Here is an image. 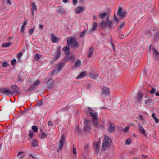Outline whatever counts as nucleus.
Segmentation results:
<instances>
[{"instance_id": "f257e3e1", "label": "nucleus", "mask_w": 159, "mask_h": 159, "mask_svg": "<svg viewBox=\"0 0 159 159\" xmlns=\"http://www.w3.org/2000/svg\"><path fill=\"white\" fill-rule=\"evenodd\" d=\"M11 88L13 91L6 88H2L0 89V92L7 96L12 95L13 93L17 94H20L21 91L20 88L17 85H11Z\"/></svg>"}, {"instance_id": "f03ea898", "label": "nucleus", "mask_w": 159, "mask_h": 159, "mask_svg": "<svg viewBox=\"0 0 159 159\" xmlns=\"http://www.w3.org/2000/svg\"><path fill=\"white\" fill-rule=\"evenodd\" d=\"M111 143L112 140L111 138L108 136H105L102 143V149L105 151L108 149L111 146Z\"/></svg>"}, {"instance_id": "7ed1b4c3", "label": "nucleus", "mask_w": 159, "mask_h": 159, "mask_svg": "<svg viewBox=\"0 0 159 159\" xmlns=\"http://www.w3.org/2000/svg\"><path fill=\"white\" fill-rule=\"evenodd\" d=\"M106 22L104 20L102 21L100 24V27L103 28H105L106 27L107 24V27L108 28L111 30L112 25V22L109 20V16H107L106 18Z\"/></svg>"}, {"instance_id": "20e7f679", "label": "nucleus", "mask_w": 159, "mask_h": 159, "mask_svg": "<svg viewBox=\"0 0 159 159\" xmlns=\"http://www.w3.org/2000/svg\"><path fill=\"white\" fill-rule=\"evenodd\" d=\"M67 44L68 45L71 44L73 47L78 48L79 47L78 43L76 41L75 38H70V39L68 38L67 40Z\"/></svg>"}, {"instance_id": "39448f33", "label": "nucleus", "mask_w": 159, "mask_h": 159, "mask_svg": "<svg viewBox=\"0 0 159 159\" xmlns=\"http://www.w3.org/2000/svg\"><path fill=\"white\" fill-rule=\"evenodd\" d=\"M126 12L125 11L123 10L121 7H119L118 8L117 15L118 16L121 17V19H122L126 16Z\"/></svg>"}, {"instance_id": "423d86ee", "label": "nucleus", "mask_w": 159, "mask_h": 159, "mask_svg": "<svg viewBox=\"0 0 159 159\" xmlns=\"http://www.w3.org/2000/svg\"><path fill=\"white\" fill-rule=\"evenodd\" d=\"M61 46L57 47V50L55 52V56L54 57L53 59L54 61H56L61 56Z\"/></svg>"}, {"instance_id": "0eeeda50", "label": "nucleus", "mask_w": 159, "mask_h": 159, "mask_svg": "<svg viewBox=\"0 0 159 159\" xmlns=\"http://www.w3.org/2000/svg\"><path fill=\"white\" fill-rule=\"evenodd\" d=\"M61 139L59 143V150H61L62 148L64 143L66 141V137L64 134L61 135Z\"/></svg>"}, {"instance_id": "6e6552de", "label": "nucleus", "mask_w": 159, "mask_h": 159, "mask_svg": "<svg viewBox=\"0 0 159 159\" xmlns=\"http://www.w3.org/2000/svg\"><path fill=\"white\" fill-rule=\"evenodd\" d=\"M108 124L110 125V126L109 127L108 131L109 133H112L114 132L115 130V126L114 124L110 121L108 122Z\"/></svg>"}, {"instance_id": "1a4fd4ad", "label": "nucleus", "mask_w": 159, "mask_h": 159, "mask_svg": "<svg viewBox=\"0 0 159 159\" xmlns=\"http://www.w3.org/2000/svg\"><path fill=\"white\" fill-rule=\"evenodd\" d=\"M99 144H98L96 142H94L93 145V148L94 150L95 151L96 154H97L98 153L99 151Z\"/></svg>"}, {"instance_id": "9d476101", "label": "nucleus", "mask_w": 159, "mask_h": 159, "mask_svg": "<svg viewBox=\"0 0 159 159\" xmlns=\"http://www.w3.org/2000/svg\"><path fill=\"white\" fill-rule=\"evenodd\" d=\"M74 56L72 55L68 56V55H66V57L63 59V61H69L70 60L73 59L74 58Z\"/></svg>"}, {"instance_id": "9b49d317", "label": "nucleus", "mask_w": 159, "mask_h": 159, "mask_svg": "<svg viewBox=\"0 0 159 159\" xmlns=\"http://www.w3.org/2000/svg\"><path fill=\"white\" fill-rule=\"evenodd\" d=\"M91 129V126L90 125H86L83 129V132H84L90 134Z\"/></svg>"}, {"instance_id": "f8f14e48", "label": "nucleus", "mask_w": 159, "mask_h": 159, "mask_svg": "<svg viewBox=\"0 0 159 159\" xmlns=\"http://www.w3.org/2000/svg\"><path fill=\"white\" fill-rule=\"evenodd\" d=\"M138 125L139 127L140 133L141 134H143L144 136L146 137L147 136V134L146 133L145 130L144 129L143 127L142 126L140 123H139Z\"/></svg>"}, {"instance_id": "ddd939ff", "label": "nucleus", "mask_w": 159, "mask_h": 159, "mask_svg": "<svg viewBox=\"0 0 159 159\" xmlns=\"http://www.w3.org/2000/svg\"><path fill=\"white\" fill-rule=\"evenodd\" d=\"M84 11V8L81 6L78 7L75 10V12L76 14L81 13Z\"/></svg>"}, {"instance_id": "4468645a", "label": "nucleus", "mask_w": 159, "mask_h": 159, "mask_svg": "<svg viewBox=\"0 0 159 159\" xmlns=\"http://www.w3.org/2000/svg\"><path fill=\"white\" fill-rule=\"evenodd\" d=\"M52 41L54 43H58L60 41V39L56 37L53 34H51Z\"/></svg>"}, {"instance_id": "2eb2a0df", "label": "nucleus", "mask_w": 159, "mask_h": 159, "mask_svg": "<svg viewBox=\"0 0 159 159\" xmlns=\"http://www.w3.org/2000/svg\"><path fill=\"white\" fill-rule=\"evenodd\" d=\"M159 41V31H157L154 35L153 42L154 43H157Z\"/></svg>"}, {"instance_id": "dca6fc26", "label": "nucleus", "mask_w": 159, "mask_h": 159, "mask_svg": "<svg viewBox=\"0 0 159 159\" xmlns=\"http://www.w3.org/2000/svg\"><path fill=\"white\" fill-rule=\"evenodd\" d=\"M153 54L155 55V59L156 61H158L159 60V52L155 48L153 49Z\"/></svg>"}, {"instance_id": "f3484780", "label": "nucleus", "mask_w": 159, "mask_h": 159, "mask_svg": "<svg viewBox=\"0 0 159 159\" xmlns=\"http://www.w3.org/2000/svg\"><path fill=\"white\" fill-rule=\"evenodd\" d=\"M32 9H31V12L33 16H34V10L37 11V6L35 5V2H32Z\"/></svg>"}, {"instance_id": "a211bd4d", "label": "nucleus", "mask_w": 159, "mask_h": 159, "mask_svg": "<svg viewBox=\"0 0 159 159\" xmlns=\"http://www.w3.org/2000/svg\"><path fill=\"white\" fill-rule=\"evenodd\" d=\"M94 50L93 47H91L89 50V53L87 55V57L89 58L91 57L93 54V52Z\"/></svg>"}, {"instance_id": "6ab92c4d", "label": "nucleus", "mask_w": 159, "mask_h": 159, "mask_svg": "<svg viewBox=\"0 0 159 159\" xmlns=\"http://www.w3.org/2000/svg\"><path fill=\"white\" fill-rule=\"evenodd\" d=\"M103 93L105 95H108L110 93L109 89L107 87H104L102 89Z\"/></svg>"}, {"instance_id": "aec40b11", "label": "nucleus", "mask_w": 159, "mask_h": 159, "mask_svg": "<svg viewBox=\"0 0 159 159\" xmlns=\"http://www.w3.org/2000/svg\"><path fill=\"white\" fill-rule=\"evenodd\" d=\"M57 70L58 71H61L64 66V64L62 62L60 63L57 65Z\"/></svg>"}, {"instance_id": "412c9836", "label": "nucleus", "mask_w": 159, "mask_h": 159, "mask_svg": "<svg viewBox=\"0 0 159 159\" xmlns=\"http://www.w3.org/2000/svg\"><path fill=\"white\" fill-rule=\"evenodd\" d=\"M90 116L92 117V120H97V116L98 113L97 112H95L94 113L90 112Z\"/></svg>"}, {"instance_id": "4be33fe9", "label": "nucleus", "mask_w": 159, "mask_h": 159, "mask_svg": "<svg viewBox=\"0 0 159 159\" xmlns=\"http://www.w3.org/2000/svg\"><path fill=\"white\" fill-rule=\"evenodd\" d=\"M69 45H68L64 47L63 48L62 50L65 52V54L66 55H68L70 51V47Z\"/></svg>"}, {"instance_id": "5701e85b", "label": "nucleus", "mask_w": 159, "mask_h": 159, "mask_svg": "<svg viewBox=\"0 0 159 159\" xmlns=\"http://www.w3.org/2000/svg\"><path fill=\"white\" fill-rule=\"evenodd\" d=\"M30 141H31L30 140ZM31 144L32 146L34 147H37L38 146V142L37 140L35 139H34L32 140Z\"/></svg>"}, {"instance_id": "b1692460", "label": "nucleus", "mask_w": 159, "mask_h": 159, "mask_svg": "<svg viewBox=\"0 0 159 159\" xmlns=\"http://www.w3.org/2000/svg\"><path fill=\"white\" fill-rule=\"evenodd\" d=\"M107 16L109 15H107V13L106 12L100 13L99 14V17L101 19H104L106 17H107Z\"/></svg>"}, {"instance_id": "393cba45", "label": "nucleus", "mask_w": 159, "mask_h": 159, "mask_svg": "<svg viewBox=\"0 0 159 159\" xmlns=\"http://www.w3.org/2000/svg\"><path fill=\"white\" fill-rule=\"evenodd\" d=\"M86 72H81L79 76L77 77V79H80L83 78L86 76Z\"/></svg>"}, {"instance_id": "a878e982", "label": "nucleus", "mask_w": 159, "mask_h": 159, "mask_svg": "<svg viewBox=\"0 0 159 159\" xmlns=\"http://www.w3.org/2000/svg\"><path fill=\"white\" fill-rule=\"evenodd\" d=\"M152 117L153 118L156 123L157 124L159 123V120L156 117L155 113H153L152 114Z\"/></svg>"}, {"instance_id": "bb28decb", "label": "nucleus", "mask_w": 159, "mask_h": 159, "mask_svg": "<svg viewBox=\"0 0 159 159\" xmlns=\"http://www.w3.org/2000/svg\"><path fill=\"white\" fill-rule=\"evenodd\" d=\"M24 78L21 74L19 75L17 78V81L19 82H23Z\"/></svg>"}, {"instance_id": "cd10ccee", "label": "nucleus", "mask_w": 159, "mask_h": 159, "mask_svg": "<svg viewBox=\"0 0 159 159\" xmlns=\"http://www.w3.org/2000/svg\"><path fill=\"white\" fill-rule=\"evenodd\" d=\"M98 25L96 22H94L92 27V28L91 29L90 31L91 32L93 31L94 30H95L97 28Z\"/></svg>"}, {"instance_id": "c85d7f7f", "label": "nucleus", "mask_w": 159, "mask_h": 159, "mask_svg": "<svg viewBox=\"0 0 159 159\" xmlns=\"http://www.w3.org/2000/svg\"><path fill=\"white\" fill-rule=\"evenodd\" d=\"M125 22H123L121 24H120L118 27V30L119 31L121 30L122 28L125 26Z\"/></svg>"}, {"instance_id": "c756f323", "label": "nucleus", "mask_w": 159, "mask_h": 159, "mask_svg": "<svg viewBox=\"0 0 159 159\" xmlns=\"http://www.w3.org/2000/svg\"><path fill=\"white\" fill-rule=\"evenodd\" d=\"M81 65V62L80 60H78L75 62L74 66L76 67H80Z\"/></svg>"}, {"instance_id": "7c9ffc66", "label": "nucleus", "mask_w": 159, "mask_h": 159, "mask_svg": "<svg viewBox=\"0 0 159 159\" xmlns=\"http://www.w3.org/2000/svg\"><path fill=\"white\" fill-rule=\"evenodd\" d=\"M41 135V139H44L45 137H47V135L45 133L43 132L42 130H40Z\"/></svg>"}, {"instance_id": "2f4dec72", "label": "nucleus", "mask_w": 159, "mask_h": 159, "mask_svg": "<svg viewBox=\"0 0 159 159\" xmlns=\"http://www.w3.org/2000/svg\"><path fill=\"white\" fill-rule=\"evenodd\" d=\"M98 76V74H91L90 75V77L94 79H96Z\"/></svg>"}, {"instance_id": "473e14b6", "label": "nucleus", "mask_w": 159, "mask_h": 159, "mask_svg": "<svg viewBox=\"0 0 159 159\" xmlns=\"http://www.w3.org/2000/svg\"><path fill=\"white\" fill-rule=\"evenodd\" d=\"M132 140L131 138L127 139L125 142V144L129 145L132 143Z\"/></svg>"}, {"instance_id": "72a5a7b5", "label": "nucleus", "mask_w": 159, "mask_h": 159, "mask_svg": "<svg viewBox=\"0 0 159 159\" xmlns=\"http://www.w3.org/2000/svg\"><path fill=\"white\" fill-rule=\"evenodd\" d=\"M41 57V55L38 54H36L34 56V59L36 60H39Z\"/></svg>"}, {"instance_id": "f704fd0d", "label": "nucleus", "mask_w": 159, "mask_h": 159, "mask_svg": "<svg viewBox=\"0 0 159 159\" xmlns=\"http://www.w3.org/2000/svg\"><path fill=\"white\" fill-rule=\"evenodd\" d=\"M75 132H77L78 134H80L81 133V131L80 130L79 125H77L75 129Z\"/></svg>"}, {"instance_id": "c9c22d12", "label": "nucleus", "mask_w": 159, "mask_h": 159, "mask_svg": "<svg viewBox=\"0 0 159 159\" xmlns=\"http://www.w3.org/2000/svg\"><path fill=\"white\" fill-rule=\"evenodd\" d=\"M12 43H5L2 45V47H8L10 45H12Z\"/></svg>"}, {"instance_id": "e433bc0d", "label": "nucleus", "mask_w": 159, "mask_h": 159, "mask_svg": "<svg viewBox=\"0 0 159 159\" xmlns=\"http://www.w3.org/2000/svg\"><path fill=\"white\" fill-rule=\"evenodd\" d=\"M53 82H52L47 85V88L50 89H52L53 88Z\"/></svg>"}, {"instance_id": "4c0bfd02", "label": "nucleus", "mask_w": 159, "mask_h": 159, "mask_svg": "<svg viewBox=\"0 0 159 159\" xmlns=\"http://www.w3.org/2000/svg\"><path fill=\"white\" fill-rule=\"evenodd\" d=\"M97 121V120H93V125L96 128H97L98 126V123Z\"/></svg>"}, {"instance_id": "58836bf2", "label": "nucleus", "mask_w": 159, "mask_h": 159, "mask_svg": "<svg viewBox=\"0 0 159 159\" xmlns=\"http://www.w3.org/2000/svg\"><path fill=\"white\" fill-rule=\"evenodd\" d=\"M33 134L34 133L33 132H32L31 130L30 131L28 134V136L30 138V140L32 139V138L33 136Z\"/></svg>"}, {"instance_id": "ea45409f", "label": "nucleus", "mask_w": 159, "mask_h": 159, "mask_svg": "<svg viewBox=\"0 0 159 159\" xmlns=\"http://www.w3.org/2000/svg\"><path fill=\"white\" fill-rule=\"evenodd\" d=\"M35 30V28H32L30 29H29L28 30V32L31 35L34 32Z\"/></svg>"}, {"instance_id": "a19ab883", "label": "nucleus", "mask_w": 159, "mask_h": 159, "mask_svg": "<svg viewBox=\"0 0 159 159\" xmlns=\"http://www.w3.org/2000/svg\"><path fill=\"white\" fill-rule=\"evenodd\" d=\"M152 102V101L151 99H148L145 101V103L146 104H148V105H149Z\"/></svg>"}, {"instance_id": "79ce46f5", "label": "nucleus", "mask_w": 159, "mask_h": 159, "mask_svg": "<svg viewBox=\"0 0 159 159\" xmlns=\"http://www.w3.org/2000/svg\"><path fill=\"white\" fill-rule=\"evenodd\" d=\"M32 130L34 132H36L38 130V128L35 126H32Z\"/></svg>"}, {"instance_id": "37998d69", "label": "nucleus", "mask_w": 159, "mask_h": 159, "mask_svg": "<svg viewBox=\"0 0 159 159\" xmlns=\"http://www.w3.org/2000/svg\"><path fill=\"white\" fill-rule=\"evenodd\" d=\"M86 32V30H84L82 32H81L80 34V36L81 37H83L84 35Z\"/></svg>"}, {"instance_id": "c03bdc74", "label": "nucleus", "mask_w": 159, "mask_h": 159, "mask_svg": "<svg viewBox=\"0 0 159 159\" xmlns=\"http://www.w3.org/2000/svg\"><path fill=\"white\" fill-rule=\"evenodd\" d=\"M84 124L85 125H87L90 122V120L89 119H86L85 118H84Z\"/></svg>"}, {"instance_id": "a18cd8bd", "label": "nucleus", "mask_w": 159, "mask_h": 159, "mask_svg": "<svg viewBox=\"0 0 159 159\" xmlns=\"http://www.w3.org/2000/svg\"><path fill=\"white\" fill-rule=\"evenodd\" d=\"M2 66L4 67H6L8 66L9 65L8 63L6 61H5L2 63Z\"/></svg>"}, {"instance_id": "49530a36", "label": "nucleus", "mask_w": 159, "mask_h": 159, "mask_svg": "<svg viewBox=\"0 0 159 159\" xmlns=\"http://www.w3.org/2000/svg\"><path fill=\"white\" fill-rule=\"evenodd\" d=\"M142 97V95L141 93H139L138 94V96L137 98L138 101H140L141 98Z\"/></svg>"}, {"instance_id": "de8ad7c7", "label": "nucleus", "mask_w": 159, "mask_h": 159, "mask_svg": "<svg viewBox=\"0 0 159 159\" xmlns=\"http://www.w3.org/2000/svg\"><path fill=\"white\" fill-rule=\"evenodd\" d=\"M156 92V89L155 88L152 87V90L150 91V93L151 94H153L155 93Z\"/></svg>"}, {"instance_id": "09e8293b", "label": "nucleus", "mask_w": 159, "mask_h": 159, "mask_svg": "<svg viewBox=\"0 0 159 159\" xmlns=\"http://www.w3.org/2000/svg\"><path fill=\"white\" fill-rule=\"evenodd\" d=\"M16 60L14 59L11 61V63L12 65L14 66L16 64Z\"/></svg>"}, {"instance_id": "8fccbe9b", "label": "nucleus", "mask_w": 159, "mask_h": 159, "mask_svg": "<svg viewBox=\"0 0 159 159\" xmlns=\"http://www.w3.org/2000/svg\"><path fill=\"white\" fill-rule=\"evenodd\" d=\"M52 80V78H50L46 79L45 80V83L46 84H48L50 81Z\"/></svg>"}, {"instance_id": "3c124183", "label": "nucleus", "mask_w": 159, "mask_h": 159, "mask_svg": "<svg viewBox=\"0 0 159 159\" xmlns=\"http://www.w3.org/2000/svg\"><path fill=\"white\" fill-rule=\"evenodd\" d=\"M40 83V81L39 80H37L33 84V85L34 86L38 85Z\"/></svg>"}, {"instance_id": "603ef678", "label": "nucleus", "mask_w": 159, "mask_h": 159, "mask_svg": "<svg viewBox=\"0 0 159 159\" xmlns=\"http://www.w3.org/2000/svg\"><path fill=\"white\" fill-rule=\"evenodd\" d=\"M58 12L60 14H62L63 12V9L62 8H59L58 10Z\"/></svg>"}, {"instance_id": "864d4df0", "label": "nucleus", "mask_w": 159, "mask_h": 159, "mask_svg": "<svg viewBox=\"0 0 159 159\" xmlns=\"http://www.w3.org/2000/svg\"><path fill=\"white\" fill-rule=\"evenodd\" d=\"M30 89H32L33 91H34V90H35L36 89V87L33 85L30 86Z\"/></svg>"}, {"instance_id": "5fc2aeb1", "label": "nucleus", "mask_w": 159, "mask_h": 159, "mask_svg": "<svg viewBox=\"0 0 159 159\" xmlns=\"http://www.w3.org/2000/svg\"><path fill=\"white\" fill-rule=\"evenodd\" d=\"M129 129V126H127L123 130V131L125 132H127L128 131Z\"/></svg>"}, {"instance_id": "6e6d98bb", "label": "nucleus", "mask_w": 159, "mask_h": 159, "mask_svg": "<svg viewBox=\"0 0 159 159\" xmlns=\"http://www.w3.org/2000/svg\"><path fill=\"white\" fill-rule=\"evenodd\" d=\"M29 156L32 157L34 159H39L36 156H34L32 154H30Z\"/></svg>"}, {"instance_id": "4d7b16f0", "label": "nucleus", "mask_w": 159, "mask_h": 159, "mask_svg": "<svg viewBox=\"0 0 159 159\" xmlns=\"http://www.w3.org/2000/svg\"><path fill=\"white\" fill-rule=\"evenodd\" d=\"M101 139L102 137H100L98 138L97 142L95 141L94 142H96V143L99 144L101 141Z\"/></svg>"}, {"instance_id": "13d9d810", "label": "nucleus", "mask_w": 159, "mask_h": 159, "mask_svg": "<svg viewBox=\"0 0 159 159\" xmlns=\"http://www.w3.org/2000/svg\"><path fill=\"white\" fill-rule=\"evenodd\" d=\"M28 110L29 109H25L24 111H21V113L22 114H24L26 113Z\"/></svg>"}, {"instance_id": "bf43d9fd", "label": "nucleus", "mask_w": 159, "mask_h": 159, "mask_svg": "<svg viewBox=\"0 0 159 159\" xmlns=\"http://www.w3.org/2000/svg\"><path fill=\"white\" fill-rule=\"evenodd\" d=\"M110 41L111 44V45L112 46V47L114 50V49H115V45L113 44V42H112V41H111V39H110Z\"/></svg>"}, {"instance_id": "052dcab7", "label": "nucleus", "mask_w": 159, "mask_h": 159, "mask_svg": "<svg viewBox=\"0 0 159 159\" xmlns=\"http://www.w3.org/2000/svg\"><path fill=\"white\" fill-rule=\"evenodd\" d=\"M119 37L120 39H123L124 38V35H123L122 34H121V33L119 32Z\"/></svg>"}, {"instance_id": "680f3d73", "label": "nucleus", "mask_w": 159, "mask_h": 159, "mask_svg": "<svg viewBox=\"0 0 159 159\" xmlns=\"http://www.w3.org/2000/svg\"><path fill=\"white\" fill-rule=\"evenodd\" d=\"M26 91L28 93H30L31 92H33V91L32 90V89H30V88L26 90Z\"/></svg>"}, {"instance_id": "e2e57ef3", "label": "nucleus", "mask_w": 159, "mask_h": 159, "mask_svg": "<svg viewBox=\"0 0 159 159\" xmlns=\"http://www.w3.org/2000/svg\"><path fill=\"white\" fill-rule=\"evenodd\" d=\"M73 154L74 155H75L77 153L76 152V149L74 147L73 148Z\"/></svg>"}, {"instance_id": "0e129e2a", "label": "nucleus", "mask_w": 159, "mask_h": 159, "mask_svg": "<svg viewBox=\"0 0 159 159\" xmlns=\"http://www.w3.org/2000/svg\"><path fill=\"white\" fill-rule=\"evenodd\" d=\"M40 102L41 101H40V102H38L37 103L36 105L39 106L43 105V102Z\"/></svg>"}, {"instance_id": "69168bd1", "label": "nucleus", "mask_w": 159, "mask_h": 159, "mask_svg": "<svg viewBox=\"0 0 159 159\" xmlns=\"http://www.w3.org/2000/svg\"><path fill=\"white\" fill-rule=\"evenodd\" d=\"M22 54L21 53H19L18 54L17 57L18 58H20L22 56Z\"/></svg>"}, {"instance_id": "338daca9", "label": "nucleus", "mask_w": 159, "mask_h": 159, "mask_svg": "<svg viewBox=\"0 0 159 159\" xmlns=\"http://www.w3.org/2000/svg\"><path fill=\"white\" fill-rule=\"evenodd\" d=\"M77 2V0H73V4L74 5H76Z\"/></svg>"}, {"instance_id": "774afa93", "label": "nucleus", "mask_w": 159, "mask_h": 159, "mask_svg": "<svg viewBox=\"0 0 159 159\" xmlns=\"http://www.w3.org/2000/svg\"><path fill=\"white\" fill-rule=\"evenodd\" d=\"M48 126H52L53 124L51 121H49L48 122Z\"/></svg>"}]
</instances>
